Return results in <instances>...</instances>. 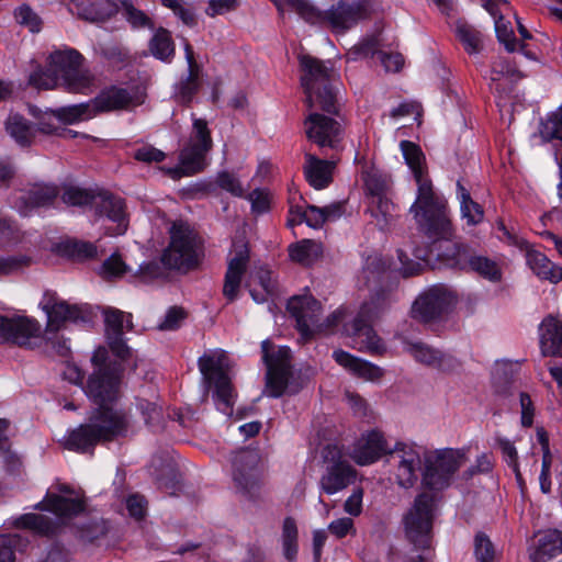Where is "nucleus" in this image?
Listing matches in <instances>:
<instances>
[{
  "label": "nucleus",
  "mask_w": 562,
  "mask_h": 562,
  "mask_svg": "<svg viewBox=\"0 0 562 562\" xmlns=\"http://www.w3.org/2000/svg\"><path fill=\"white\" fill-rule=\"evenodd\" d=\"M91 362L94 370L88 378L85 392L100 407L91 413L86 424L74 429L66 440L67 449L82 453L92 451L99 442L124 436L130 426L126 414L105 406L119 397L123 372L121 363L109 360L103 347L94 351Z\"/></svg>",
  "instance_id": "obj_1"
},
{
  "label": "nucleus",
  "mask_w": 562,
  "mask_h": 562,
  "mask_svg": "<svg viewBox=\"0 0 562 562\" xmlns=\"http://www.w3.org/2000/svg\"><path fill=\"white\" fill-rule=\"evenodd\" d=\"M302 87L306 94V103L311 109H319L328 114H339L340 91L339 74L330 60L302 56Z\"/></svg>",
  "instance_id": "obj_2"
},
{
  "label": "nucleus",
  "mask_w": 562,
  "mask_h": 562,
  "mask_svg": "<svg viewBox=\"0 0 562 562\" xmlns=\"http://www.w3.org/2000/svg\"><path fill=\"white\" fill-rule=\"evenodd\" d=\"M282 3L295 11L306 23L327 27L338 34L346 33L371 12L369 0H338L328 10H321L308 0H282Z\"/></svg>",
  "instance_id": "obj_3"
},
{
  "label": "nucleus",
  "mask_w": 562,
  "mask_h": 562,
  "mask_svg": "<svg viewBox=\"0 0 562 562\" xmlns=\"http://www.w3.org/2000/svg\"><path fill=\"white\" fill-rule=\"evenodd\" d=\"M414 178L418 187L417 198L409 211L430 238H449L451 236V222L447 201L435 193L431 181L425 173Z\"/></svg>",
  "instance_id": "obj_4"
},
{
  "label": "nucleus",
  "mask_w": 562,
  "mask_h": 562,
  "mask_svg": "<svg viewBox=\"0 0 562 562\" xmlns=\"http://www.w3.org/2000/svg\"><path fill=\"white\" fill-rule=\"evenodd\" d=\"M467 462L464 450L443 448L423 453L422 485L431 494L447 490Z\"/></svg>",
  "instance_id": "obj_5"
},
{
  "label": "nucleus",
  "mask_w": 562,
  "mask_h": 562,
  "mask_svg": "<svg viewBox=\"0 0 562 562\" xmlns=\"http://www.w3.org/2000/svg\"><path fill=\"white\" fill-rule=\"evenodd\" d=\"M198 366L207 387H214L213 397L217 409L229 415L235 392L228 376L231 362L227 353L221 349L209 350L199 358Z\"/></svg>",
  "instance_id": "obj_6"
},
{
  "label": "nucleus",
  "mask_w": 562,
  "mask_h": 562,
  "mask_svg": "<svg viewBox=\"0 0 562 562\" xmlns=\"http://www.w3.org/2000/svg\"><path fill=\"white\" fill-rule=\"evenodd\" d=\"M213 147V139L207 122L203 119H193L190 137L179 155V165L161 168L171 179L193 176L206 167V155Z\"/></svg>",
  "instance_id": "obj_7"
},
{
  "label": "nucleus",
  "mask_w": 562,
  "mask_h": 562,
  "mask_svg": "<svg viewBox=\"0 0 562 562\" xmlns=\"http://www.w3.org/2000/svg\"><path fill=\"white\" fill-rule=\"evenodd\" d=\"M170 244L161 256L169 269L189 271L199 263L201 240L198 234L183 222H175L170 227Z\"/></svg>",
  "instance_id": "obj_8"
},
{
  "label": "nucleus",
  "mask_w": 562,
  "mask_h": 562,
  "mask_svg": "<svg viewBox=\"0 0 562 562\" xmlns=\"http://www.w3.org/2000/svg\"><path fill=\"white\" fill-rule=\"evenodd\" d=\"M437 502L435 494L422 492L416 495L412 506L403 516L405 536L417 549H426L430 546Z\"/></svg>",
  "instance_id": "obj_9"
},
{
  "label": "nucleus",
  "mask_w": 562,
  "mask_h": 562,
  "mask_svg": "<svg viewBox=\"0 0 562 562\" xmlns=\"http://www.w3.org/2000/svg\"><path fill=\"white\" fill-rule=\"evenodd\" d=\"M83 57L76 49L58 50L49 56L48 65L71 93H86L93 85L92 75L82 69Z\"/></svg>",
  "instance_id": "obj_10"
},
{
  "label": "nucleus",
  "mask_w": 562,
  "mask_h": 562,
  "mask_svg": "<svg viewBox=\"0 0 562 562\" xmlns=\"http://www.w3.org/2000/svg\"><path fill=\"white\" fill-rule=\"evenodd\" d=\"M262 360L267 367L266 393L270 397H280L292 374L291 349L278 347L266 339L261 342Z\"/></svg>",
  "instance_id": "obj_11"
},
{
  "label": "nucleus",
  "mask_w": 562,
  "mask_h": 562,
  "mask_svg": "<svg viewBox=\"0 0 562 562\" xmlns=\"http://www.w3.org/2000/svg\"><path fill=\"white\" fill-rule=\"evenodd\" d=\"M323 458L326 464L319 480V488L323 493L333 495L355 482L356 471L342 459L341 451L337 446H326L323 450Z\"/></svg>",
  "instance_id": "obj_12"
},
{
  "label": "nucleus",
  "mask_w": 562,
  "mask_h": 562,
  "mask_svg": "<svg viewBox=\"0 0 562 562\" xmlns=\"http://www.w3.org/2000/svg\"><path fill=\"white\" fill-rule=\"evenodd\" d=\"M454 304V293L443 284H435L416 297L412 316L419 322L430 323L441 318Z\"/></svg>",
  "instance_id": "obj_13"
},
{
  "label": "nucleus",
  "mask_w": 562,
  "mask_h": 562,
  "mask_svg": "<svg viewBox=\"0 0 562 562\" xmlns=\"http://www.w3.org/2000/svg\"><path fill=\"white\" fill-rule=\"evenodd\" d=\"M423 454L415 443L396 442L387 452V462L393 468L395 482L403 488H411L418 480Z\"/></svg>",
  "instance_id": "obj_14"
},
{
  "label": "nucleus",
  "mask_w": 562,
  "mask_h": 562,
  "mask_svg": "<svg viewBox=\"0 0 562 562\" xmlns=\"http://www.w3.org/2000/svg\"><path fill=\"white\" fill-rule=\"evenodd\" d=\"M449 265L451 268L461 271L474 272L491 282H499L502 280V269L498 262L476 252L465 244L454 245Z\"/></svg>",
  "instance_id": "obj_15"
},
{
  "label": "nucleus",
  "mask_w": 562,
  "mask_h": 562,
  "mask_svg": "<svg viewBox=\"0 0 562 562\" xmlns=\"http://www.w3.org/2000/svg\"><path fill=\"white\" fill-rule=\"evenodd\" d=\"M262 461L257 449H243L233 459V479L243 493L254 495L262 480Z\"/></svg>",
  "instance_id": "obj_16"
},
{
  "label": "nucleus",
  "mask_w": 562,
  "mask_h": 562,
  "mask_svg": "<svg viewBox=\"0 0 562 562\" xmlns=\"http://www.w3.org/2000/svg\"><path fill=\"white\" fill-rule=\"evenodd\" d=\"M250 260L248 243L244 238L233 241L231 258L224 277L223 295L228 302H234L239 294L243 278Z\"/></svg>",
  "instance_id": "obj_17"
},
{
  "label": "nucleus",
  "mask_w": 562,
  "mask_h": 562,
  "mask_svg": "<svg viewBox=\"0 0 562 562\" xmlns=\"http://www.w3.org/2000/svg\"><path fill=\"white\" fill-rule=\"evenodd\" d=\"M288 311L296 321L303 339H311L322 329L321 303L311 295L293 296L288 302Z\"/></svg>",
  "instance_id": "obj_18"
},
{
  "label": "nucleus",
  "mask_w": 562,
  "mask_h": 562,
  "mask_svg": "<svg viewBox=\"0 0 562 562\" xmlns=\"http://www.w3.org/2000/svg\"><path fill=\"white\" fill-rule=\"evenodd\" d=\"M304 125L307 138L321 148H337L342 138L341 124L336 119L325 114L311 113L305 119Z\"/></svg>",
  "instance_id": "obj_19"
},
{
  "label": "nucleus",
  "mask_w": 562,
  "mask_h": 562,
  "mask_svg": "<svg viewBox=\"0 0 562 562\" xmlns=\"http://www.w3.org/2000/svg\"><path fill=\"white\" fill-rule=\"evenodd\" d=\"M41 335V325L25 316L0 315V344L11 342L20 347H31L32 339Z\"/></svg>",
  "instance_id": "obj_20"
},
{
  "label": "nucleus",
  "mask_w": 562,
  "mask_h": 562,
  "mask_svg": "<svg viewBox=\"0 0 562 562\" xmlns=\"http://www.w3.org/2000/svg\"><path fill=\"white\" fill-rule=\"evenodd\" d=\"M41 306L47 315V334L58 331L66 322L87 321L86 312L81 307L58 300L55 293L46 292Z\"/></svg>",
  "instance_id": "obj_21"
},
{
  "label": "nucleus",
  "mask_w": 562,
  "mask_h": 562,
  "mask_svg": "<svg viewBox=\"0 0 562 562\" xmlns=\"http://www.w3.org/2000/svg\"><path fill=\"white\" fill-rule=\"evenodd\" d=\"M371 318L372 306L364 303L351 324L353 344L360 351L382 355L385 351V346L373 330L370 324Z\"/></svg>",
  "instance_id": "obj_22"
},
{
  "label": "nucleus",
  "mask_w": 562,
  "mask_h": 562,
  "mask_svg": "<svg viewBox=\"0 0 562 562\" xmlns=\"http://www.w3.org/2000/svg\"><path fill=\"white\" fill-rule=\"evenodd\" d=\"M404 348L415 361L445 373H452L461 367V362L452 355L446 353L423 341H407Z\"/></svg>",
  "instance_id": "obj_23"
},
{
  "label": "nucleus",
  "mask_w": 562,
  "mask_h": 562,
  "mask_svg": "<svg viewBox=\"0 0 562 562\" xmlns=\"http://www.w3.org/2000/svg\"><path fill=\"white\" fill-rule=\"evenodd\" d=\"M104 321L106 339L112 353L121 360L128 359L132 350L123 339V329L132 328V315L116 308H106Z\"/></svg>",
  "instance_id": "obj_24"
},
{
  "label": "nucleus",
  "mask_w": 562,
  "mask_h": 562,
  "mask_svg": "<svg viewBox=\"0 0 562 562\" xmlns=\"http://www.w3.org/2000/svg\"><path fill=\"white\" fill-rule=\"evenodd\" d=\"M93 207L97 216L106 217L116 224L114 228H109L106 234L119 236L126 232L127 218L123 199L110 192H100L95 195Z\"/></svg>",
  "instance_id": "obj_25"
},
{
  "label": "nucleus",
  "mask_w": 562,
  "mask_h": 562,
  "mask_svg": "<svg viewBox=\"0 0 562 562\" xmlns=\"http://www.w3.org/2000/svg\"><path fill=\"white\" fill-rule=\"evenodd\" d=\"M95 115L102 112H112L127 110L136 105L134 93L122 87L111 86L100 91V93L91 100Z\"/></svg>",
  "instance_id": "obj_26"
},
{
  "label": "nucleus",
  "mask_w": 562,
  "mask_h": 562,
  "mask_svg": "<svg viewBox=\"0 0 562 562\" xmlns=\"http://www.w3.org/2000/svg\"><path fill=\"white\" fill-rule=\"evenodd\" d=\"M183 48L188 63V75L176 86L175 98L178 102L189 104L199 90L201 67L194 58V52L187 38H183Z\"/></svg>",
  "instance_id": "obj_27"
},
{
  "label": "nucleus",
  "mask_w": 562,
  "mask_h": 562,
  "mask_svg": "<svg viewBox=\"0 0 562 562\" xmlns=\"http://www.w3.org/2000/svg\"><path fill=\"white\" fill-rule=\"evenodd\" d=\"M539 134L543 142H557L555 158L558 160L560 177L558 195L562 200V106L550 112L546 119L540 122Z\"/></svg>",
  "instance_id": "obj_28"
},
{
  "label": "nucleus",
  "mask_w": 562,
  "mask_h": 562,
  "mask_svg": "<svg viewBox=\"0 0 562 562\" xmlns=\"http://www.w3.org/2000/svg\"><path fill=\"white\" fill-rule=\"evenodd\" d=\"M389 451L383 435L379 431H371L358 442L351 458L359 465H368L379 460L382 454L387 456Z\"/></svg>",
  "instance_id": "obj_29"
},
{
  "label": "nucleus",
  "mask_w": 562,
  "mask_h": 562,
  "mask_svg": "<svg viewBox=\"0 0 562 562\" xmlns=\"http://www.w3.org/2000/svg\"><path fill=\"white\" fill-rule=\"evenodd\" d=\"M562 553V532L549 529L539 533L537 542L529 549L531 562H548Z\"/></svg>",
  "instance_id": "obj_30"
},
{
  "label": "nucleus",
  "mask_w": 562,
  "mask_h": 562,
  "mask_svg": "<svg viewBox=\"0 0 562 562\" xmlns=\"http://www.w3.org/2000/svg\"><path fill=\"white\" fill-rule=\"evenodd\" d=\"M540 348L544 357H562V322L547 316L539 326Z\"/></svg>",
  "instance_id": "obj_31"
},
{
  "label": "nucleus",
  "mask_w": 562,
  "mask_h": 562,
  "mask_svg": "<svg viewBox=\"0 0 562 562\" xmlns=\"http://www.w3.org/2000/svg\"><path fill=\"white\" fill-rule=\"evenodd\" d=\"M334 168V161L319 159L312 154H305L304 175L310 186L314 189L322 190L331 183Z\"/></svg>",
  "instance_id": "obj_32"
},
{
  "label": "nucleus",
  "mask_w": 562,
  "mask_h": 562,
  "mask_svg": "<svg viewBox=\"0 0 562 562\" xmlns=\"http://www.w3.org/2000/svg\"><path fill=\"white\" fill-rule=\"evenodd\" d=\"M526 262L541 280H548L551 283H558L562 280V268L538 250L526 247Z\"/></svg>",
  "instance_id": "obj_33"
},
{
  "label": "nucleus",
  "mask_w": 562,
  "mask_h": 562,
  "mask_svg": "<svg viewBox=\"0 0 562 562\" xmlns=\"http://www.w3.org/2000/svg\"><path fill=\"white\" fill-rule=\"evenodd\" d=\"M333 358L338 364L348 369L357 376L363 378L366 380L374 381L380 379L383 374L379 367L359 359L344 350L334 351Z\"/></svg>",
  "instance_id": "obj_34"
},
{
  "label": "nucleus",
  "mask_w": 562,
  "mask_h": 562,
  "mask_svg": "<svg viewBox=\"0 0 562 562\" xmlns=\"http://www.w3.org/2000/svg\"><path fill=\"white\" fill-rule=\"evenodd\" d=\"M522 76L519 70L505 58H498L492 65L491 70V90L495 93L502 94L506 92L504 80L508 79L510 82L520 79Z\"/></svg>",
  "instance_id": "obj_35"
},
{
  "label": "nucleus",
  "mask_w": 562,
  "mask_h": 562,
  "mask_svg": "<svg viewBox=\"0 0 562 562\" xmlns=\"http://www.w3.org/2000/svg\"><path fill=\"white\" fill-rule=\"evenodd\" d=\"M367 188L372 198V207L370 209L371 215L376 218L378 224L382 227L387 224L389 216L392 215L394 205L385 195L382 194V187L379 183H373L372 180H369L367 182Z\"/></svg>",
  "instance_id": "obj_36"
},
{
  "label": "nucleus",
  "mask_w": 562,
  "mask_h": 562,
  "mask_svg": "<svg viewBox=\"0 0 562 562\" xmlns=\"http://www.w3.org/2000/svg\"><path fill=\"white\" fill-rule=\"evenodd\" d=\"M9 135L20 145L30 146L36 135L35 125L21 115H10L5 122Z\"/></svg>",
  "instance_id": "obj_37"
},
{
  "label": "nucleus",
  "mask_w": 562,
  "mask_h": 562,
  "mask_svg": "<svg viewBox=\"0 0 562 562\" xmlns=\"http://www.w3.org/2000/svg\"><path fill=\"white\" fill-rule=\"evenodd\" d=\"M13 526L19 529H27L41 536H52L55 533L56 524L47 516L38 514H24L15 518Z\"/></svg>",
  "instance_id": "obj_38"
},
{
  "label": "nucleus",
  "mask_w": 562,
  "mask_h": 562,
  "mask_svg": "<svg viewBox=\"0 0 562 562\" xmlns=\"http://www.w3.org/2000/svg\"><path fill=\"white\" fill-rule=\"evenodd\" d=\"M322 254V245L312 239H303L289 247L290 258L302 266H311Z\"/></svg>",
  "instance_id": "obj_39"
},
{
  "label": "nucleus",
  "mask_w": 562,
  "mask_h": 562,
  "mask_svg": "<svg viewBox=\"0 0 562 562\" xmlns=\"http://www.w3.org/2000/svg\"><path fill=\"white\" fill-rule=\"evenodd\" d=\"M47 509L63 518H70L85 509V504L78 498H67L52 494L47 497Z\"/></svg>",
  "instance_id": "obj_40"
},
{
  "label": "nucleus",
  "mask_w": 562,
  "mask_h": 562,
  "mask_svg": "<svg viewBox=\"0 0 562 562\" xmlns=\"http://www.w3.org/2000/svg\"><path fill=\"white\" fill-rule=\"evenodd\" d=\"M58 195V189L53 184H35L20 199L33 207L47 206L52 204Z\"/></svg>",
  "instance_id": "obj_41"
},
{
  "label": "nucleus",
  "mask_w": 562,
  "mask_h": 562,
  "mask_svg": "<svg viewBox=\"0 0 562 562\" xmlns=\"http://www.w3.org/2000/svg\"><path fill=\"white\" fill-rule=\"evenodd\" d=\"M386 272L385 262L381 257L369 256L361 271L360 280L368 288L375 289L382 284Z\"/></svg>",
  "instance_id": "obj_42"
},
{
  "label": "nucleus",
  "mask_w": 562,
  "mask_h": 562,
  "mask_svg": "<svg viewBox=\"0 0 562 562\" xmlns=\"http://www.w3.org/2000/svg\"><path fill=\"white\" fill-rule=\"evenodd\" d=\"M149 50L157 59L171 61L175 56V44L170 33L160 27L149 42Z\"/></svg>",
  "instance_id": "obj_43"
},
{
  "label": "nucleus",
  "mask_w": 562,
  "mask_h": 562,
  "mask_svg": "<svg viewBox=\"0 0 562 562\" xmlns=\"http://www.w3.org/2000/svg\"><path fill=\"white\" fill-rule=\"evenodd\" d=\"M54 114L58 120L68 124L88 120L95 115L91 100L86 103L59 108L54 111Z\"/></svg>",
  "instance_id": "obj_44"
},
{
  "label": "nucleus",
  "mask_w": 562,
  "mask_h": 562,
  "mask_svg": "<svg viewBox=\"0 0 562 562\" xmlns=\"http://www.w3.org/2000/svg\"><path fill=\"white\" fill-rule=\"evenodd\" d=\"M29 546V539L20 533L0 535V562H14L15 552L23 551Z\"/></svg>",
  "instance_id": "obj_45"
},
{
  "label": "nucleus",
  "mask_w": 562,
  "mask_h": 562,
  "mask_svg": "<svg viewBox=\"0 0 562 562\" xmlns=\"http://www.w3.org/2000/svg\"><path fill=\"white\" fill-rule=\"evenodd\" d=\"M297 527L294 518L286 517L282 525L283 555L289 562H294L299 551Z\"/></svg>",
  "instance_id": "obj_46"
},
{
  "label": "nucleus",
  "mask_w": 562,
  "mask_h": 562,
  "mask_svg": "<svg viewBox=\"0 0 562 562\" xmlns=\"http://www.w3.org/2000/svg\"><path fill=\"white\" fill-rule=\"evenodd\" d=\"M456 33L468 54H477L482 50L483 43L480 31L467 23H459Z\"/></svg>",
  "instance_id": "obj_47"
},
{
  "label": "nucleus",
  "mask_w": 562,
  "mask_h": 562,
  "mask_svg": "<svg viewBox=\"0 0 562 562\" xmlns=\"http://www.w3.org/2000/svg\"><path fill=\"white\" fill-rule=\"evenodd\" d=\"M400 147L414 177L425 173V156L420 147L409 140H402Z\"/></svg>",
  "instance_id": "obj_48"
},
{
  "label": "nucleus",
  "mask_w": 562,
  "mask_h": 562,
  "mask_svg": "<svg viewBox=\"0 0 562 562\" xmlns=\"http://www.w3.org/2000/svg\"><path fill=\"white\" fill-rule=\"evenodd\" d=\"M119 10L122 11V15L132 27H154L151 19L144 11L137 9L131 0H120Z\"/></svg>",
  "instance_id": "obj_49"
},
{
  "label": "nucleus",
  "mask_w": 562,
  "mask_h": 562,
  "mask_svg": "<svg viewBox=\"0 0 562 562\" xmlns=\"http://www.w3.org/2000/svg\"><path fill=\"white\" fill-rule=\"evenodd\" d=\"M108 526L103 519L90 520L78 527V537L85 543H97L108 533Z\"/></svg>",
  "instance_id": "obj_50"
},
{
  "label": "nucleus",
  "mask_w": 562,
  "mask_h": 562,
  "mask_svg": "<svg viewBox=\"0 0 562 562\" xmlns=\"http://www.w3.org/2000/svg\"><path fill=\"white\" fill-rule=\"evenodd\" d=\"M95 193L90 190L82 189L75 186H69L65 188L61 200L64 203L74 205V206H83V205H92L94 204Z\"/></svg>",
  "instance_id": "obj_51"
},
{
  "label": "nucleus",
  "mask_w": 562,
  "mask_h": 562,
  "mask_svg": "<svg viewBox=\"0 0 562 562\" xmlns=\"http://www.w3.org/2000/svg\"><path fill=\"white\" fill-rule=\"evenodd\" d=\"M494 24L497 40L504 44L508 52H515L517 44L510 22L507 21L504 15H499L494 20Z\"/></svg>",
  "instance_id": "obj_52"
},
{
  "label": "nucleus",
  "mask_w": 562,
  "mask_h": 562,
  "mask_svg": "<svg viewBox=\"0 0 562 562\" xmlns=\"http://www.w3.org/2000/svg\"><path fill=\"white\" fill-rule=\"evenodd\" d=\"M58 76L48 65L46 69L38 68L30 75L29 82L37 89H54L59 82Z\"/></svg>",
  "instance_id": "obj_53"
},
{
  "label": "nucleus",
  "mask_w": 562,
  "mask_h": 562,
  "mask_svg": "<svg viewBox=\"0 0 562 562\" xmlns=\"http://www.w3.org/2000/svg\"><path fill=\"white\" fill-rule=\"evenodd\" d=\"M66 252L79 260L92 259L98 256V248L90 241L72 240L66 244Z\"/></svg>",
  "instance_id": "obj_54"
},
{
  "label": "nucleus",
  "mask_w": 562,
  "mask_h": 562,
  "mask_svg": "<svg viewBox=\"0 0 562 562\" xmlns=\"http://www.w3.org/2000/svg\"><path fill=\"white\" fill-rule=\"evenodd\" d=\"M457 196L460 201L461 213L470 215L468 207L471 205L474 209V216H470L472 217L471 221L475 222L477 220H483L484 213L482 207L472 200L469 190L462 184L461 180L457 181Z\"/></svg>",
  "instance_id": "obj_55"
},
{
  "label": "nucleus",
  "mask_w": 562,
  "mask_h": 562,
  "mask_svg": "<svg viewBox=\"0 0 562 562\" xmlns=\"http://www.w3.org/2000/svg\"><path fill=\"white\" fill-rule=\"evenodd\" d=\"M474 554L477 562H494V546L488 537L482 532L475 536Z\"/></svg>",
  "instance_id": "obj_56"
},
{
  "label": "nucleus",
  "mask_w": 562,
  "mask_h": 562,
  "mask_svg": "<svg viewBox=\"0 0 562 562\" xmlns=\"http://www.w3.org/2000/svg\"><path fill=\"white\" fill-rule=\"evenodd\" d=\"M498 446L502 450L503 456L505 457L507 464L513 469L517 482L519 483V485H522L524 480L519 470L518 453L514 443L508 439H499Z\"/></svg>",
  "instance_id": "obj_57"
},
{
  "label": "nucleus",
  "mask_w": 562,
  "mask_h": 562,
  "mask_svg": "<svg viewBox=\"0 0 562 562\" xmlns=\"http://www.w3.org/2000/svg\"><path fill=\"white\" fill-rule=\"evenodd\" d=\"M14 16L19 24L29 27L31 32H40L42 20L29 5L22 4L19 7Z\"/></svg>",
  "instance_id": "obj_58"
},
{
  "label": "nucleus",
  "mask_w": 562,
  "mask_h": 562,
  "mask_svg": "<svg viewBox=\"0 0 562 562\" xmlns=\"http://www.w3.org/2000/svg\"><path fill=\"white\" fill-rule=\"evenodd\" d=\"M216 183L221 189L229 192L235 196H244V190L241 188L239 180L236 178L235 175L228 171L220 172L216 178Z\"/></svg>",
  "instance_id": "obj_59"
},
{
  "label": "nucleus",
  "mask_w": 562,
  "mask_h": 562,
  "mask_svg": "<svg viewBox=\"0 0 562 562\" xmlns=\"http://www.w3.org/2000/svg\"><path fill=\"white\" fill-rule=\"evenodd\" d=\"M247 199L251 203V211L255 214H263L270 209V196L266 190L255 189Z\"/></svg>",
  "instance_id": "obj_60"
},
{
  "label": "nucleus",
  "mask_w": 562,
  "mask_h": 562,
  "mask_svg": "<svg viewBox=\"0 0 562 562\" xmlns=\"http://www.w3.org/2000/svg\"><path fill=\"white\" fill-rule=\"evenodd\" d=\"M133 157L137 161L151 164L162 161L166 158V154L151 145H144L134 150Z\"/></svg>",
  "instance_id": "obj_61"
},
{
  "label": "nucleus",
  "mask_w": 562,
  "mask_h": 562,
  "mask_svg": "<svg viewBox=\"0 0 562 562\" xmlns=\"http://www.w3.org/2000/svg\"><path fill=\"white\" fill-rule=\"evenodd\" d=\"M187 314L182 307H170L164 321L158 325L160 330H175L180 327L181 322L186 318Z\"/></svg>",
  "instance_id": "obj_62"
},
{
  "label": "nucleus",
  "mask_w": 562,
  "mask_h": 562,
  "mask_svg": "<svg viewBox=\"0 0 562 562\" xmlns=\"http://www.w3.org/2000/svg\"><path fill=\"white\" fill-rule=\"evenodd\" d=\"M128 270L120 255H112L102 265L101 272L105 277H120Z\"/></svg>",
  "instance_id": "obj_63"
},
{
  "label": "nucleus",
  "mask_w": 562,
  "mask_h": 562,
  "mask_svg": "<svg viewBox=\"0 0 562 562\" xmlns=\"http://www.w3.org/2000/svg\"><path fill=\"white\" fill-rule=\"evenodd\" d=\"M30 258L26 256H0V276L10 274L22 267L27 266Z\"/></svg>",
  "instance_id": "obj_64"
}]
</instances>
